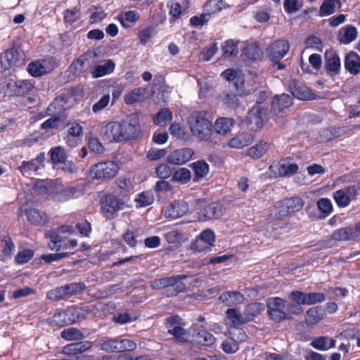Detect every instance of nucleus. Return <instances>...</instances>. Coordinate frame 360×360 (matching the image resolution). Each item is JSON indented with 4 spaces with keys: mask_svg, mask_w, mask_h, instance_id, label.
<instances>
[{
    "mask_svg": "<svg viewBox=\"0 0 360 360\" xmlns=\"http://www.w3.org/2000/svg\"><path fill=\"white\" fill-rule=\"evenodd\" d=\"M354 234L352 231V226L341 228L333 232L330 239L337 241H345L354 240Z\"/></svg>",
    "mask_w": 360,
    "mask_h": 360,
    "instance_id": "nucleus-33",
    "label": "nucleus"
},
{
    "mask_svg": "<svg viewBox=\"0 0 360 360\" xmlns=\"http://www.w3.org/2000/svg\"><path fill=\"white\" fill-rule=\"evenodd\" d=\"M290 49L287 40L278 39L268 46L266 53L268 58L272 62L273 66L277 70H283L285 65L281 62V60L287 54Z\"/></svg>",
    "mask_w": 360,
    "mask_h": 360,
    "instance_id": "nucleus-3",
    "label": "nucleus"
},
{
    "mask_svg": "<svg viewBox=\"0 0 360 360\" xmlns=\"http://www.w3.org/2000/svg\"><path fill=\"white\" fill-rule=\"evenodd\" d=\"M340 5L339 0H324L320 6L319 12L321 16L329 15L335 12V4ZM340 7V6H339Z\"/></svg>",
    "mask_w": 360,
    "mask_h": 360,
    "instance_id": "nucleus-46",
    "label": "nucleus"
},
{
    "mask_svg": "<svg viewBox=\"0 0 360 360\" xmlns=\"http://www.w3.org/2000/svg\"><path fill=\"white\" fill-rule=\"evenodd\" d=\"M51 160L53 164L64 162L67 158L65 148L58 146L50 150Z\"/></svg>",
    "mask_w": 360,
    "mask_h": 360,
    "instance_id": "nucleus-44",
    "label": "nucleus"
},
{
    "mask_svg": "<svg viewBox=\"0 0 360 360\" xmlns=\"http://www.w3.org/2000/svg\"><path fill=\"white\" fill-rule=\"evenodd\" d=\"M318 209L323 214L322 218L328 216L333 210V205L328 198H321L317 201Z\"/></svg>",
    "mask_w": 360,
    "mask_h": 360,
    "instance_id": "nucleus-51",
    "label": "nucleus"
},
{
    "mask_svg": "<svg viewBox=\"0 0 360 360\" xmlns=\"http://www.w3.org/2000/svg\"><path fill=\"white\" fill-rule=\"evenodd\" d=\"M191 172L187 168H180L176 171L172 176V180L186 184L191 180Z\"/></svg>",
    "mask_w": 360,
    "mask_h": 360,
    "instance_id": "nucleus-50",
    "label": "nucleus"
},
{
    "mask_svg": "<svg viewBox=\"0 0 360 360\" xmlns=\"http://www.w3.org/2000/svg\"><path fill=\"white\" fill-rule=\"evenodd\" d=\"M76 321L74 313L70 310H64L55 314L50 321L52 326L63 327Z\"/></svg>",
    "mask_w": 360,
    "mask_h": 360,
    "instance_id": "nucleus-18",
    "label": "nucleus"
},
{
    "mask_svg": "<svg viewBox=\"0 0 360 360\" xmlns=\"http://www.w3.org/2000/svg\"><path fill=\"white\" fill-rule=\"evenodd\" d=\"M215 235L211 229L204 230L199 236L197 243L200 241L205 242L208 245H212L214 241Z\"/></svg>",
    "mask_w": 360,
    "mask_h": 360,
    "instance_id": "nucleus-64",
    "label": "nucleus"
},
{
    "mask_svg": "<svg viewBox=\"0 0 360 360\" xmlns=\"http://www.w3.org/2000/svg\"><path fill=\"white\" fill-rule=\"evenodd\" d=\"M270 216L274 219H283L289 216L283 202H277L270 210Z\"/></svg>",
    "mask_w": 360,
    "mask_h": 360,
    "instance_id": "nucleus-37",
    "label": "nucleus"
},
{
    "mask_svg": "<svg viewBox=\"0 0 360 360\" xmlns=\"http://www.w3.org/2000/svg\"><path fill=\"white\" fill-rule=\"evenodd\" d=\"M63 97H57L48 108L49 115L51 117L46 120L41 124V129H48L57 127L60 123L64 122L67 120L65 108L63 106Z\"/></svg>",
    "mask_w": 360,
    "mask_h": 360,
    "instance_id": "nucleus-2",
    "label": "nucleus"
},
{
    "mask_svg": "<svg viewBox=\"0 0 360 360\" xmlns=\"http://www.w3.org/2000/svg\"><path fill=\"white\" fill-rule=\"evenodd\" d=\"M99 134L103 140L109 143L123 141L119 122H110L102 126Z\"/></svg>",
    "mask_w": 360,
    "mask_h": 360,
    "instance_id": "nucleus-8",
    "label": "nucleus"
},
{
    "mask_svg": "<svg viewBox=\"0 0 360 360\" xmlns=\"http://www.w3.org/2000/svg\"><path fill=\"white\" fill-rule=\"evenodd\" d=\"M267 119V110L263 108L255 106L252 108L247 116L248 128L252 131H257L262 127Z\"/></svg>",
    "mask_w": 360,
    "mask_h": 360,
    "instance_id": "nucleus-9",
    "label": "nucleus"
},
{
    "mask_svg": "<svg viewBox=\"0 0 360 360\" xmlns=\"http://www.w3.org/2000/svg\"><path fill=\"white\" fill-rule=\"evenodd\" d=\"M28 220L36 225H43L48 221V217L44 212H41L35 208H30L26 210Z\"/></svg>",
    "mask_w": 360,
    "mask_h": 360,
    "instance_id": "nucleus-29",
    "label": "nucleus"
},
{
    "mask_svg": "<svg viewBox=\"0 0 360 360\" xmlns=\"http://www.w3.org/2000/svg\"><path fill=\"white\" fill-rule=\"evenodd\" d=\"M101 349L107 352H120L119 347V339H110L103 342Z\"/></svg>",
    "mask_w": 360,
    "mask_h": 360,
    "instance_id": "nucleus-53",
    "label": "nucleus"
},
{
    "mask_svg": "<svg viewBox=\"0 0 360 360\" xmlns=\"http://www.w3.org/2000/svg\"><path fill=\"white\" fill-rule=\"evenodd\" d=\"M296 163L290 162L288 159L282 160L270 166V169L274 173L275 176H287L294 174L298 170Z\"/></svg>",
    "mask_w": 360,
    "mask_h": 360,
    "instance_id": "nucleus-11",
    "label": "nucleus"
},
{
    "mask_svg": "<svg viewBox=\"0 0 360 360\" xmlns=\"http://www.w3.org/2000/svg\"><path fill=\"white\" fill-rule=\"evenodd\" d=\"M119 167L113 161L95 164L90 169V173L94 179H111L117 173Z\"/></svg>",
    "mask_w": 360,
    "mask_h": 360,
    "instance_id": "nucleus-6",
    "label": "nucleus"
},
{
    "mask_svg": "<svg viewBox=\"0 0 360 360\" xmlns=\"http://www.w3.org/2000/svg\"><path fill=\"white\" fill-rule=\"evenodd\" d=\"M283 202L289 215L300 211L304 205L303 200L300 197L287 198Z\"/></svg>",
    "mask_w": 360,
    "mask_h": 360,
    "instance_id": "nucleus-32",
    "label": "nucleus"
},
{
    "mask_svg": "<svg viewBox=\"0 0 360 360\" xmlns=\"http://www.w3.org/2000/svg\"><path fill=\"white\" fill-rule=\"evenodd\" d=\"M190 166L195 172L194 181L198 180L199 178L204 177L209 172V165L204 161H198L191 163Z\"/></svg>",
    "mask_w": 360,
    "mask_h": 360,
    "instance_id": "nucleus-42",
    "label": "nucleus"
},
{
    "mask_svg": "<svg viewBox=\"0 0 360 360\" xmlns=\"http://www.w3.org/2000/svg\"><path fill=\"white\" fill-rule=\"evenodd\" d=\"M235 120L229 117H219L214 124V131L221 135H226L231 132L235 124Z\"/></svg>",
    "mask_w": 360,
    "mask_h": 360,
    "instance_id": "nucleus-24",
    "label": "nucleus"
},
{
    "mask_svg": "<svg viewBox=\"0 0 360 360\" xmlns=\"http://www.w3.org/2000/svg\"><path fill=\"white\" fill-rule=\"evenodd\" d=\"M339 40L344 43L348 44L356 39L357 37V31L356 27L352 25H347L341 28L339 32Z\"/></svg>",
    "mask_w": 360,
    "mask_h": 360,
    "instance_id": "nucleus-30",
    "label": "nucleus"
},
{
    "mask_svg": "<svg viewBox=\"0 0 360 360\" xmlns=\"http://www.w3.org/2000/svg\"><path fill=\"white\" fill-rule=\"evenodd\" d=\"M188 211V205L184 200H176L169 203L164 210V214L167 218L181 217Z\"/></svg>",
    "mask_w": 360,
    "mask_h": 360,
    "instance_id": "nucleus-12",
    "label": "nucleus"
},
{
    "mask_svg": "<svg viewBox=\"0 0 360 360\" xmlns=\"http://www.w3.org/2000/svg\"><path fill=\"white\" fill-rule=\"evenodd\" d=\"M253 142V136L250 133H240L231 139L228 146L233 148H242Z\"/></svg>",
    "mask_w": 360,
    "mask_h": 360,
    "instance_id": "nucleus-23",
    "label": "nucleus"
},
{
    "mask_svg": "<svg viewBox=\"0 0 360 360\" xmlns=\"http://www.w3.org/2000/svg\"><path fill=\"white\" fill-rule=\"evenodd\" d=\"M92 345V342L87 340L71 343L63 347V352L70 356L72 360L78 359V355L89 350Z\"/></svg>",
    "mask_w": 360,
    "mask_h": 360,
    "instance_id": "nucleus-15",
    "label": "nucleus"
},
{
    "mask_svg": "<svg viewBox=\"0 0 360 360\" xmlns=\"http://www.w3.org/2000/svg\"><path fill=\"white\" fill-rule=\"evenodd\" d=\"M19 57L18 50L11 49L6 51L0 55V64L4 70H9L12 66L15 65Z\"/></svg>",
    "mask_w": 360,
    "mask_h": 360,
    "instance_id": "nucleus-21",
    "label": "nucleus"
},
{
    "mask_svg": "<svg viewBox=\"0 0 360 360\" xmlns=\"http://www.w3.org/2000/svg\"><path fill=\"white\" fill-rule=\"evenodd\" d=\"M288 89L292 95L300 100L306 101L314 98V94L302 82L295 79H290Z\"/></svg>",
    "mask_w": 360,
    "mask_h": 360,
    "instance_id": "nucleus-10",
    "label": "nucleus"
},
{
    "mask_svg": "<svg viewBox=\"0 0 360 360\" xmlns=\"http://www.w3.org/2000/svg\"><path fill=\"white\" fill-rule=\"evenodd\" d=\"M306 304L311 305L316 303L322 302L325 300L326 297L324 294L321 292H310L306 293Z\"/></svg>",
    "mask_w": 360,
    "mask_h": 360,
    "instance_id": "nucleus-59",
    "label": "nucleus"
},
{
    "mask_svg": "<svg viewBox=\"0 0 360 360\" xmlns=\"http://www.w3.org/2000/svg\"><path fill=\"white\" fill-rule=\"evenodd\" d=\"M242 52L246 58L251 60H257L262 55V51L255 43L245 44Z\"/></svg>",
    "mask_w": 360,
    "mask_h": 360,
    "instance_id": "nucleus-31",
    "label": "nucleus"
},
{
    "mask_svg": "<svg viewBox=\"0 0 360 360\" xmlns=\"http://www.w3.org/2000/svg\"><path fill=\"white\" fill-rule=\"evenodd\" d=\"M345 66L346 70L352 75H356L360 72V57L351 51L345 56Z\"/></svg>",
    "mask_w": 360,
    "mask_h": 360,
    "instance_id": "nucleus-22",
    "label": "nucleus"
},
{
    "mask_svg": "<svg viewBox=\"0 0 360 360\" xmlns=\"http://www.w3.org/2000/svg\"><path fill=\"white\" fill-rule=\"evenodd\" d=\"M306 293L301 291H292L289 295V299L298 305L306 304Z\"/></svg>",
    "mask_w": 360,
    "mask_h": 360,
    "instance_id": "nucleus-61",
    "label": "nucleus"
},
{
    "mask_svg": "<svg viewBox=\"0 0 360 360\" xmlns=\"http://www.w3.org/2000/svg\"><path fill=\"white\" fill-rule=\"evenodd\" d=\"M101 212L108 219L115 218V214L124 205L122 200L112 194H106L100 200Z\"/></svg>",
    "mask_w": 360,
    "mask_h": 360,
    "instance_id": "nucleus-4",
    "label": "nucleus"
},
{
    "mask_svg": "<svg viewBox=\"0 0 360 360\" xmlns=\"http://www.w3.org/2000/svg\"><path fill=\"white\" fill-rule=\"evenodd\" d=\"M167 242L169 244H179L182 240V232L179 230H172L165 236Z\"/></svg>",
    "mask_w": 360,
    "mask_h": 360,
    "instance_id": "nucleus-55",
    "label": "nucleus"
},
{
    "mask_svg": "<svg viewBox=\"0 0 360 360\" xmlns=\"http://www.w3.org/2000/svg\"><path fill=\"white\" fill-rule=\"evenodd\" d=\"M284 8L288 13H293L300 9L302 3L297 0H284Z\"/></svg>",
    "mask_w": 360,
    "mask_h": 360,
    "instance_id": "nucleus-62",
    "label": "nucleus"
},
{
    "mask_svg": "<svg viewBox=\"0 0 360 360\" xmlns=\"http://www.w3.org/2000/svg\"><path fill=\"white\" fill-rule=\"evenodd\" d=\"M225 7V3L222 1L210 0L204 6V11L210 17L211 15L219 13Z\"/></svg>",
    "mask_w": 360,
    "mask_h": 360,
    "instance_id": "nucleus-41",
    "label": "nucleus"
},
{
    "mask_svg": "<svg viewBox=\"0 0 360 360\" xmlns=\"http://www.w3.org/2000/svg\"><path fill=\"white\" fill-rule=\"evenodd\" d=\"M311 345L316 349L327 350L335 346V341L327 337H319L312 340Z\"/></svg>",
    "mask_w": 360,
    "mask_h": 360,
    "instance_id": "nucleus-36",
    "label": "nucleus"
},
{
    "mask_svg": "<svg viewBox=\"0 0 360 360\" xmlns=\"http://www.w3.org/2000/svg\"><path fill=\"white\" fill-rule=\"evenodd\" d=\"M226 314L233 326L244 324L251 320V318L244 316L236 308L228 309Z\"/></svg>",
    "mask_w": 360,
    "mask_h": 360,
    "instance_id": "nucleus-28",
    "label": "nucleus"
},
{
    "mask_svg": "<svg viewBox=\"0 0 360 360\" xmlns=\"http://www.w3.org/2000/svg\"><path fill=\"white\" fill-rule=\"evenodd\" d=\"M228 334L232 341L237 344L238 342L245 341L248 337L245 332L237 326L231 327L228 331Z\"/></svg>",
    "mask_w": 360,
    "mask_h": 360,
    "instance_id": "nucleus-45",
    "label": "nucleus"
},
{
    "mask_svg": "<svg viewBox=\"0 0 360 360\" xmlns=\"http://www.w3.org/2000/svg\"><path fill=\"white\" fill-rule=\"evenodd\" d=\"M69 255L68 252H60V253H53L49 255H42L41 258L48 264H50L55 261H58L60 259L68 257Z\"/></svg>",
    "mask_w": 360,
    "mask_h": 360,
    "instance_id": "nucleus-63",
    "label": "nucleus"
},
{
    "mask_svg": "<svg viewBox=\"0 0 360 360\" xmlns=\"http://www.w3.org/2000/svg\"><path fill=\"white\" fill-rule=\"evenodd\" d=\"M51 63L55 64L53 60H44L43 61L35 60L31 62L27 67V70L33 77H38L50 72L54 66L51 65Z\"/></svg>",
    "mask_w": 360,
    "mask_h": 360,
    "instance_id": "nucleus-14",
    "label": "nucleus"
},
{
    "mask_svg": "<svg viewBox=\"0 0 360 360\" xmlns=\"http://www.w3.org/2000/svg\"><path fill=\"white\" fill-rule=\"evenodd\" d=\"M238 44L235 43L233 40H228L225 41L222 46L223 56L225 58L235 57L238 53Z\"/></svg>",
    "mask_w": 360,
    "mask_h": 360,
    "instance_id": "nucleus-48",
    "label": "nucleus"
},
{
    "mask_svg": "<svg viewBox=\"0 0 360 360\" xmlns=\"http://www.w3.org/2000/svg\"><path fill=\"white\" fill-rule=\"evenodd\" d=\"M172 117V114L169 109L165 108L160 110L154 119V122L157 124H160L163 122L170 121Z\"/></svg>",
    "mask_w": 360,
    "mask_h": 360,
    "instance_id": "nucleus-58",
    "label": "nucleus"
},
{
    "mask_svg": "<svg viewBox=\"0 0 360 360\" xmlns=\"http://www.w3.org/2000/svg\"><path fill=\"white\" fill-rule=\"evenodd\" d=\"M122 129L123 141L135 139L140 133L139 117L136 114H131L120 122Z\"/></svg>",
    "mask_w": 360,
    "mask_h": 360,
    "instance_id": "nucleus-5",
    "label": "nucleus"
},
{
    "mask_svg": "<svg viewBox=\"0 0 360 360\" xmlns=\"http://www.w3.org/2000/svg\"><path fill=\"white\" fill-rule=\"evenodd\" d=\"M188 123L193 135L202 141L210 139L212 124L207 119L205 112H193L189 116Z\"/></svg>",
    "mask_w": 360,
    "mask_h": 360,
    "instance_id": "nucleus-1",
    "label": "nucleus"
},
{
    "mask_svg": "<svg viewBox=\"0 0 360 360\" xmlns=\"http://www.w3.org/2000/svg\"><path fill=\"white\" fill-rule=\"evenodd\" d=\"M39 168V165L33 160L30 161H23L22 165L19 167L23 175H30L32 171L37 172Z\"/></svg>",
    "mask_w": 360,
    "mask_h": 360,
    "instance_id": "nucleus-52",
    "label": "nucleus"
},
{
    "mask_svg": "<svg viewBox=\"0 0 360 360\" xmlns=\"http://www.w3.org/2000/svg\"><path fill=\"white\" fill-rule=\"evenodd\" d=\"M219 299L221 302L231 307L242 303L243 302L244 297L238 291H231L222 293Z\"/></svg>",
    "mask_w": 360,
    "mask_h": 360,
    "instance_id": "nucleus-27",
    "label": "nucleus"
},
{
    "mask_svg": "<svg viewBox=\"0 0 360 360\" xmlns=\"http://www.w3.org/2000/svg\"><path fill=\"white\" fill-rule=\"evenodd\" d=\"M65 292V295L70 297L74 295L81 292L86 287L85 284L82 282L71 283L63 286Z\"/></svg>",
    "mask_w": 360,
    "mask_h": 360,
    "instance_id": "nucleus-47",
    "label": "nucleus"
},
{
    "mask_svg": "<svg viewBox=\"0 0 360 360\" xmlns=\"http://www.w3.org/2000/svg\"><path fill=\"white\" fill-rule=\"evenodd\" d=\"M324 68L330 76L340 73L341 67L340 59L338 54L333 50H328L325 52Z\"/></svg>",
    "mask_w": 360,
    "mask_h": 360,
    "instance_id": "nucleus-13",
    "label": "nucleus"
},
{
    "mask_svg": "<svg viewBox=\"0 0 360 360\" xmlns=\"http://www.w3.org/2000/svg\"><path fill=\"white\" fill-rule=\"evenodd\" d=\"M60 337L68 341L80 340L84 338V334L76 328L65 329L61 332Z\"/></svg>",
    "mask_w": 360,
    "mask_h": 360,
    "instance_id": "nucleus-43",
    "label": "nucleus"
},
{
    "mask_svg": "<svg viewBox=\"0 0 360 360\" xmlns=\"http://www.w3.org/2000/svg\"><path fill=\"white\" fill-rule=\"evenodd\" d=\"M85 60L84 56H81L76 60L73 61L67 71L69 72V76L77 77L82 72Z\"/></svg>",
    "mask_w": 360,
    "mask_h": 360,
    "instance_id": "nucleus-49",
    "label": "nucleus"
},
{
    "mask_svg": "<svg viewBox=\"0 0 360 360\" xmlns=\"http://www.w3.org/2000/svg\"><path fill=\"white\" fill-rule=\"evenodd\" d=\"M167 333L172 335V339L179 344H186L190 341V332L183 326L168 329Z\"/></svg>",
    "mask_w": 360,
    "mask_h": 360,
    "instance_id": "nucleus-25",
    "label": "nucleus"
},
{
    "mask_svg": "<svg viewBox=\"0 0 360 360\" xmlns=\"http://www.w3.org/2000/svg\"><path fill=\"white\" fill-rule=\"evenodd\" d=\"M323 316V311L320 307H312L307 310L305 321L307 325H314L321 320Z\"/></svg>",
    "mask_w": 360,
    "mask_h": 360,
    "instance_id": "nucleus-38",
    "label": "nucleus"
},
{
    "mask_svg": "<svg viewBox=\"0 0 360 360\" xmlns=\"http://www.w3.org/2000/svg\"><path fill=\"white\" fill-rule=\"evenodd\" d=\"M146 94V89L141 87L135 88L125 96L124 101L128 105L139 102L143 98Z\"/></svg>",
    "mask_w": 360,
    "mask_h": 360,
    "instance_id": "nucleus-39",
    "label": "nucleus"
},
{
    "mask_svg": "<svg viewBox=\"0 0 360 360\" xmlns=\"http://www.w3.org/2000/svg\"><path fill=\"white\" fill-rule=\"evenodd\" d=\"M114 69L115 63L111 60H108L103 64L98 65L95 67L94 71L93 72L94 77H101L111 73Z\"/></svg>",
    "mask_w": 360,
    "mask_h": 360,
    "instance_id": "nucleus-35",
    "label": "nucleus"
},
{
    "mask_svg": "<svg viewBox=\"0 0 360 360\" xmlns=\"http://www.w3.org/2000/svg\"><path fill=\"white\" fill-rule=\"evenodd\" d=\"M193 154L194 152L191 148H184L173 151L167 156V160L172 165H183L187 162Z\"/></svg>",
    "mask_w": 360,
    "mask_h": 360,
    "instance_id": "nucleus-16",
    "label": "nucleus"
},
{
    "mask_svg": "<svg viewBox=\"0 0 360 360\" xmlns=\"http://www.w3.org/2000/svg\"><path fill=\"white\" fill-rule=\"evenodd\" d=\"M89 149L94 153L101 154L105 148L97 137H91L88 141Z\"/></svg>",
    "mask_w": 360,
    "mask_h": 360,
    "instance_id": "nucleus-60",
    "label": "nucleus"
},
{
    "mask_svg": "<svg viewBox=\"0 0 360 360\" xmlns=\"http://www.w3.org/2000/svg\"><path fill=\"white\" fill-rule=\"evenodd\" d=\"M269 146V143L262 141L248 150V155L252 158H259L266 152Z\"/></svg>",
    "mask_w": 360,
    "mask_h": 360,
    "instance_id": "nucleus-34",
    "label": "nucleus"
},
{
    "mask_svg": "<svg viewBox=\"0 0 360 360\" xmlns=\"http://www.w3.org/2000/svg\"><path fill=\"white\" fill-rule=\"evenodd\" d=\"M214 336L206 330H200L196 334V340L199 345L210 347L215 342Z\"/></svg>",
    "mask_w": 360,
    "mask_h": 360,
    "instance_id": "nucleus-40",
    "label": "nucleus"
},
{
    "mask_svg": "<svg viewBox=\"0 0 360 360\" xmlns=\"http://www.w3.org/2000/svg\"><path fill=\"white\" fill-rule=\"evenodd\" d=\"M267 313L271 319L281 322L287 316L283 309L285 307L284 300L280 297H271L266 301Z\"/></svg>",
    "mask_w": 360,
    "mask_h": 360,
    "instance_id": "nucleus-7",
    "label": "nucleus"
},
{
    "mask_svg": "<svg viewBox=\"0 0 360 360\" xmlns=\"http://www.w3.org/2000/svg\"><path fill=\"white\" fill-rule=\"evenodd\" d=\"M34 256V251L30 249L22 250L15 256V262L18 264H25L29 262Z\"/></svg>",
    "mask_w": 360,
    "mask_h": 360,
    "instance_id": "nucleus-57",
    "label": "nucleus"
},
{
    "mask_svg": "<svg viewBox=\"0 0 360 360\" xmlns=\"http://www.w3.org/2000/svg\"><path fill=\"white\" fill-rule=\"evenodd\" d=\"M292 104L291 96L286 94L276 96L271 102V111L278 115Z\"/></svg>",
    "mask_w": 360,
    "mask_h": 360,
    "instance_id": "nucleus-20",
    "label": "nucleus"
},
{
    "mask_svg": "<svg viewBox=\"0 0 360 360\" xmlns=\"http://www.w3.org/2000/svg\"><path fill=\"white\" fill-rule=\"evenodd\" d=\"M46 296L52 301H59L67 298L63 286L49 290Z\"/></svg>",
    "mask_w": 360,
    "mask_h": 360,
    "instance_id": "nucleus-54",
    "label": "nucleus"
},
{
    "mask_svg": "<svg viewBox=\"0 0 360 360\" xmlns=\"http://www.w3.org/2000/svg\"><path fill=\"white\" fill-rule=\"evenodd\" d=\"M81 192L77 187H68L56 192L53 195V199L56 202H65L72 198H77Z\"/></svg>",
    "mask_w": 360,
    "mask_h": 360,
    "instance_id": "nucleus-26",
    "label": "nucleus"
},
{
    "mask_svg": "<svg viewBox=\"0 0 360 360\" xmlns=\"http://www.w3.org/2000/svg\"><path fill=\"white\" fill-rule=\"evenodd\" d=\"M8 86L14 95L19 96L28 94L33 89L34 84L31 80L23 79L11 82Z\"/></svg>",
    "mask_w": 360,
    "mask_h": 360,
    "instance_id": "nucleus-19",
    "label": "nucleus"
},
{
    "mask_svg": "<svg viewBox=\"0 0 360 360\" xmlns=\"http://www.w3.org/2000/svg\"><path fill=\"white\" fill-rule=\"evenodd\" d=\"M333 197H334V199H335L337 205L339 207H346L349 204V202L351 201L349 200V197H347V195L345 194V193L342 189H340V190L335 191L333 193Z\"/></svg>",
    "mask_w": 360,
    "mask_h": 360,
    "instance_id": "nucleus-56",
    "label": "nucleus"
},
{
    "mask_svg": "<svg viewBox=\"0 0 360 360\" xmlns=\"http://www.w3.org/2000/svg\"><path fill=\"white\" fill-rule=\"evenodd\" d=\"M221 215V205L217 202H212L200 210L199 212V219L201 221L216 219L219 218Z\"/></svg>",
    "mask_w": 360,
    "mask_h": 360,
    "instance_id": "nucleus-17",
    "label": "nucleus"
}]
</instances>
